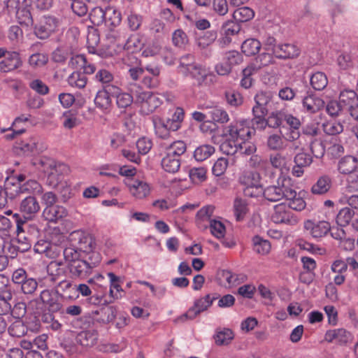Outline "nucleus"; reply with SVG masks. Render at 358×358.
I'll return each mask as SVG.
<instances>
[{
    "label": "nucleus",
    "instance_id": "nucleus-7",
    "mask_svg": "<svg viewBox=\"0 0 358 358\" xmlns=\"http://www.w3.org/2000/svg\"><path fill=\"white\" fill-rule=\"evenodd\" d=\"M340 102L346 107L350 115L358 120V95L354 90H345L340 94Z\"/></svg>",
    "mask_w": 358,
    "mask_h": 358
},
{
    "label": "nucleus",
    "instance_id": "nucleus-62",
    "mask_svg": "<svg viewBox=\"0 0 358 358\" xmlns=\"http://www.w3.org/2000/svg\"><path fill=\"white\" fill-rule=\"evenodd\" d=\"M271 61L272 55L269 53L264 52L255 57L252 64L255 65V68L259 70L264 66H268L271 63Z\"/></svg>",
    "mask_w": 358,
    "mask_h": 358
},
{
    "label": "nucleus",
    "instance_id": "nucleus-51",
    "mask_svg": "<svg viewBox=\"0 0 358 358\" xmlns=\"http://www.w3.org/2000/svg\"><path fill=\"white\" fill-rule=\"evenodd\" d=\"M17 237L12 241V248H14L15 250H17L19 251V252H24L28 251L31 248V243L29 241L28 238L26 237H24L23 239H22L20 237V234L22 232H20L19 234L16 231Z\"/></svg>",
    "mask_w": 358,
    "mask_h": 358
},
{
    "label": "nucleus",
    "instance_id": "nucleus-50",
    "mask_svg": "<svg viewBox=\"0 0 358 358\" xmlns=\"http://www.w3.org/2000/svg\"><path fill=\"white\" fill-rule=\"evenodd\" d=\"M96 107L101 109H107L111 104V98L102 89L99 90L94 99Z\"/></svg>",
    "mask_w": 358,
    "mask_h": 358
},
{
    "label": "nucleus",
    "instance_id": "nucleus-57",
    "mask_svg": "<svg viewBox=\"0 0 358 358\" xmlns=\"http://www.w3.org/2000/svg\"><path fill=\"white\" fill-rule=\"evenodd\" d=\"M225 98L227 103L232 106H238L243 103V97L241 94L235 90L226 91Z\"/></svg>",
    "mask_w": 358,
    "mask_h": 358
},
{
    "label": "nucleus",
    "instance_id": "nucleus-1",
    "mask_svg": "<svg viewBox=\"0 0 358 358\" xmlns=\"http://www.w3.org/2000/svg\"><path fill=\"white\" fill-rule=\"evenodd\" d=\"M64 259L67 262V268L73 278L84 279L92 273L87 263L78 253V249L68 247L63 250Z\"/></svg>",
    "mask_w": 358,
    "mask_h": 358
},
{
    "label": "nucleus",
    "instance_id": "nucleus-6",
    "mask_svg": "<svg viewBox=\"0 0 358 358\" xmlns=\"http://www.w3.org/2000/svg\"><path fill=\"white\" fill-rule=\"evenodd\" d=\"M69 171V169L66 164L58 162L52 168V170L48 173L47 185L53 188L63 186V184H64V176L68 173Z\"/></svg>",
    "mask_w": 358,
    "mask_h": 358
},
{
    "label": "nucleus",
    "instance_id": "nucleus-43",
    "mask_svg": "<svg viewBox=\"0 0 358 358\" xmlns=\"http://www.w3.org/2000/svg\"><path fill=\"white\" fill-rule=\"evenodd\" d=\"M280 134H271L270 135L266 141V145L268 149L271 150L278 151L284 149V141L282 140V135L281 131Z\"/></svg>",
    "mask_w": 358,
    "mask_h": 358
},
{
    "label": "nucleus",
    "instance_id": "nucleus-31",
    "mask_svg": "<svg viewBox=\"0 0 358 358\" xmlns=\"http://www.w3.org/2000/svg\"><path fill=\"white\" fill-rule=\"evenodd\" d=\"M217 37V31L209 30L204 32L202 36L198 37L196 40V43L201 50H205L214 43Z\"/></svg>",
    "mask_w": 358,
    "mask_h": 358
},
{
    "label": "nucleus",
    "instance_id": "nucleus-25",
    "mask_svg": "<svg viewBox=\"0 0 358 358\" xmlns=\"http://www.w3.org/2000/svg\"><path fill=\"white\" fill-rule=\"evenodd\" d=\"M286 206L282 203L275 206L274 213L271 216V220L273 222L280 223H289L291 221V213L286 210Z\"/></svg>",
    "mask_w": 358,
    "mask_h": 358
},
{
    "label": "nucleus",
    "instance_id": "nucleus-21",
    "mask_svg": "<svg viewBox=\"0 0 358 358\" xmlns=\"http://www.w3.org/2000/svg\"><path fill=\"white\" fill-rule=\"evenodd\" d=\"M358 159L352 155H346L341 158L338 162V169L342 174L351 173L357 171Z\"/></svg>",
    "mask_w": 358,
    "mask_h": 358
},
{
    "label": "nucleus",
    "instance_id": "nucleus-12",
    "mask_svg": "<svg viewBox=\"0 0 358 358\" xmlns=\"http://www.w3.org/2000/svg\"><path fill=\"white\" fill-rule=\"evenodd\" d=\"M304 228L309 231L313 238H318L326 236L331 230L330 224L326 221L314 222L307 220L304 223Z\"/></svg>",
    "mask_w": 358,
    "mask_h": 358
},
{
    "label": "nucleus",
    "instance_id": "nucleus-58",
    "mask_svg": "<svg viewBox=\"0 0 358 358\" xmlns=\"http://www.w3.org/2000/svg\"><path fill=\"white\" fill-rule=\"evenodd\" d=\"M88 282L92 285V289L97 290L98 292L102 293L103 290H105V293L106 292V286L104 284L107 282L102 275H96L93 278H90Z\"/></svg>",
    "mask_w": 358,
    "mask_h": 358
},
{
    "label": "nucleus",
    "instance_id": "nucleus-28",
    "mask_svg": "<svg viewBox=\"0 0 358 358\" xmlns=\"http://www.w3.org/2000/svg\"><path fill=\"white\" fill-rule=\"evenodd\" d=\"M56 283H57V289L55 291H58V294L62 292L64 297L70 299H76V285H73L65 278H62Z\"/></svg>",
    "mask_w": 358,
    "mask_h": 358
},
{
    "label": "nucleus",
    "instance_id": "nucleus-64",
    "mask_svg": "<svg viewBox=\"0 0 358 358\" xmlns=\"http://www.w3.org/2000/svg\"><path fill=\"white\" fill-rule=\"evenodd\" d=\"M228 166V159L224 157L219 158L214 164L212 171L216 176L222 175Z\"/></svg>",
    "mask_w": 358,
    "mask_h": 358
},
{
    "label": "nucleus",
    "instance_id": "nucleus-52",
    "mask_svg": "<svg viewBox=\"0 0 358 358\" xmlns=\"http://www.w3.org/2000/svg\"><path fill=\"white\" fill-rule=\"evenodd\" d=\"M172 41L174 45L182 48L189 43V38L183 30L179 29L173 33Z\"/></svg>",
    "mask_w": 358,
    "mask_h": 358
},
{
    "label": "nucleus",
    "instance_id": "nucleus-56",
    "mask_svg": "<svg viewBox=\"0 0 358 358\" xmlns=\"http://www.w3.org/2000/svg\"><path fill=\"white\" fill-rule=\"evenodd\" d=\"M220 150L227 155H233L238 151V143L229 138H227L220 146Z\"/></svg>",
    "mask_w": 358,
    "mask_h": 358
},
{
    "label": "nucleus",
    "instance_id": "nucleus-15",
    "mask_svg": "<svg viewBox=\"0 0 358 358\" xmlns=\"http://www.w3.org/2000/svg\"><path fill=\"white\" fill-rule=\"evenodd\" d=\"M211 305L212 300H210V294H207L204 297L196 300L194 306L182 315L180 319H193L201 312L206 310Z\"/></svg>",
    "mask_w": 358,
    "mask_h": 358
},
{
    "label": "nucleus",
    "instance_id": "nucleus-14",
    "mask_svg": "<svg viewBox=\"0 0 358 358\" xmlns=\"http://www.w3.org/2000/svg\"><path fill=\"white\" fill-rule=\"evenodd\" d=\"M255 106L252 108L254 117L266 116L268 112L267 105L271 101V96L266 92H260L255 97Z\"/></svg>",
    "mask_w": 358,
    "mask_h": 358
},
{
    "label": "nucleus",
    "instance_id": "nucleus-2",
    "mask_svg": "<svg viewBox=\"0 0 358 358\" xmlns=\"http://www.w3.org/2000/svg\"><path fill=\"white\" fill-rule=\"evenodd\" d=\"M41 209L40 204L35 196H27L20 203L19 210L20 214L14 213L13 218L16 223V231H24V226L28 220H32Z\"/></svg>",
    "mask_w": 358,
    "mask_h": 358
},
{
    "label": "nucleus",
    "instance_id": "nucleus-53",
    "mask_svg": "<svg viewBox=\"0 0 358 358\" xmlns=\"http://www.w3.org/2000/svg\"><path fill=\"white\" fill-rule=\"evenodd\" d=\"M8 332L13 337H21L26 334L27 327L21 320H17L9 327Z\"/></svg>",
    "mask_w": 358,
    "mask_h": 358
},
{
    "label": "nucleus",
    "instance_id": "nucleus-44",
    "mask_svg": "<svg viewBox=\"0 0 358 358\" xmlns=\"http://www.w3.org/2000/svg\"><path fill=\"white\" fill-rule=\"evenodd\" d=\"M12 182L7 179L5 183V188L0 187V208H3L7 203V197L13 199L16 197V193L12 191Z\"/></svg>",
    "mask_w": 358,
    "mask_h": 358
},
{
    "label": "nucleus",
    "instance_id": "nucleus-3",
    "mask_svg": "<svg viewBox=\"0 0 358 358\" xmlns=\"http://www.w3.org/2000/svg\"><path fill=\"white\" fill-rule=\"evenodd\" d=\"M59 21L52 15H43L35 20L32 24L34 34L41 40L48 38L56 31Z\"/></svg>",
    "mask_w": 358,
    "mask_h": 358
},
{
    "label": "nucleus",
    "instance_id": "nucleus-18",
    "mask_svg": "<svg viewBox=\"0 0 358 358\" xmlns=\"http://www.w3.org/2000/svg\"><path fill=\"white\" fill-rule=\"evenodd\" d=\"M107 304L103 305L102 307L94 313L98 316L96 320L99 323L108 324L113 322L117 315L115 307Z\"/></svg>",
    "mask_w": 358,
    "mask_h": 358
},
{
    "label": "nucleus",
    "instance_id": "nucleus-49",
    "mask_svg": "<svg viewBox=\"0 0 358 358\" xmlns=\"http://www.w3.org/2000/svg\"><path fill=\"white\" fill-rule=\"evenodd\" d=\"M122 17L120 11L112 8L106 9V18L105 23H108L109 26L117 27L121 22Z\"/></svg>",
    "mask_w": 358,
    "mask_h": 358
},
{
    "label": "nucleus",
    "instance_id": "nucleus-4",
    "mask_svg": "<svg viewBox=\"0 0 358 358\" xmlns=\"http://www.w3.org/2000/svg\"><path fill=\"white\" fill-rule=\"evenodd\" d=\"M285 113L282 112H273L267 119L265 116L253 117L252 124L253 129L264 130L266 127L276 129L280 127L284 120Z\"/></svg>",
    "mask_w": 358,
    "mask_h": 358
},
{
    "label": "nucleus",
    "instance_id": "nucleus-13",
    "mask_svg": "<svg viewBox=\"0 0 358 358\" xmlns=\"http://www.w3.org/2000/svg\"><path fill=\"white\" fill-rule=\"evenodd\" d=\"M12 186L15 187L14 192L16 196L20 194H30L31 196L39 195L43 192L41 185L34 180H29L24 184L12 183Z\"/></svg>",
    "mask_w": 358,
    "mask_h": 358
},
{
    "label": "nucleus",
    "instance_id": "nucleus-27",
    "mask_svg": "<svg viewBox=\"0 0 358 358\" xmlns=\"http://www.w3.org/2000/svg\"><path fill=\"white\" fill-rule=\"evenodd\" d=\"M208 119L206 120L207 122H215L223 124L229 121V116L227 112L217 106H213L208 108Z\"/></svg>",
    "mask_w": 358,
    "mask_h": 358
},
{
    "label": "nucleus",
    "instance_id": "nucleus-10",
    "mask_svg": "<svg viewBox=\"0 0 358 358\" xmlns=\"http://www.w3.org/2000/svg\"><path fill=\"white\" fill-rule=\"evenodd\" d=\"M38 300L45 306L49 312H59L62 308V304L58 296V291L52 292L49 289L43 290Z\"/></svg>",
    "mask_w": 358,
    "mask_h": 358
},
{
    "label": "nucleus",
    "instance_id": "nucleus-45",
    "mask_svg": "<svg viewBox=\"0 0 358 358\" xmlns=\"http://www.w3.org/2000/svg\"><path fill=\"white\" fill-rule=\"evenodd\" d=\"M161 104L159 98L153 93L151 94L150 97L146 100L145 103L141 106V110L145 114H150L155 110Z\"/></svg>",
    "mask_w": 358,
    "mask_h": 358
},
{
    "label": "nucleus",
    "instance_id": "nucleus-61",
    "mask_svg": "<svg viewBox=\"0 0 358 358\" xmlns=\"http://www.w3.org/2000/svg\"><path fill=\"white\" fill-rule=\"evenodd\" d=\"M20 285L24 294H33L38 287V282L32 278H27Z\"/></svg>",
    "mask_w": 358,
    "mask_h": 358
},
{
    "label": "nucleus",
    "instance_id": "nucleus-59",
    "mask_svg": "<svg viewBox=\"0 0 358 358\" xmlns=\"http://www.w3.org/2000/svg\"><path fill=\"white\" fill-rule=\"evenodd\" d=\"M225 129V136H229V138L234 141V142H236V143H240V123H231Z\"/></svg>",
    "mask_w": 358,
    "mask_h": 358
},
{
    "label": "nucleus",
    "instance_id": "nucleus-63",
    "mask_svg": "<svg viewBox=\"0 0 358 358\" xmlns=\"http://www.w3.org/2000/svg\"><path fill=\"white\" fill-rule=\"evenodd\" d=\"M27 313V305L24 302L20 301L15 303L13 307H11L10 313L12 316L20 320Z\"/></svg>",
    "mask_w": 358,
    "mask_h": 358
},
{
    "label": "nucleus",
    "instance_id": "nucleus-30",
    "mask_svg": "<svg viewBox=\"0 0 358 358\" xmlns=\"http://www.w3.org/2000/svg\"><path fill=\"white\" fill-rule=\"evenodd\" d=\"M130 192L137 199H143L150 193L149 185L140 180H134L129 185Z\"/></svg>",
    "mask_w": 358,
    "mask_h": 358
},
{
    "label": "nucleus",
    "instance_id": "nucleus-47",
    "mask_svg": "<svg viewBox=\"0 0 358 358\" xmlns=\"http://www.w3.org/2000/svg\"><path fill=\"white\" fill-rule=\"evenodd\" d=\"M355 215L354 210L350 208H344L341 209L337 215L336 222L341 227L349 224L352 216Z\"/></svg>",
    "mask_w": 358,
    "mask_h": 358
},
{
    "label": "nucleus",
    "instance_id": "nucleus-36",
    "mask_svg": "<svg viewBox=\"0 0 358 358\" xmlns=\"http://www.w3.org/2000/svg\"><path fill=\"white\" fill-rule=\"evenodd\" d=\"M255 16V12L249 7H241L234 10L233 19L238 23L248 22L252 20Z\"/></svg>",
    "mask_w": 358,
    "mask_h": 358
},
{
    "label": "nucleus",
    "instance_id": "nucleus-41",
    "mask_svg": "<svg viewBox=\"0 0 358 358\" xmlns=\"http://www.w3.org/2000/svg\"><path fill=\"white\" fill-rule=\"evenodd\" d=\"M215 148L210 145H202L196 148L194 157L196 161L203 162L215 152Z\"/></svg>",
    "mask_w": 358,
    "mask_h": 358
},
{
    "label": "nucleus",
    "instance_id": "nucleus-60",
    "mask_svg": "<svg viewBox=\"0 0 358 358\" xmlns=\"http://www.w3.org/2000/svg\"><path fill=\"white\" fill-rule=\"evenodd\" d=\"M310 149L313 156L316 158H322L325 153L324 145L320 140L315 139L312 141Z\"/></svg>",
    "mask_w": 358,
    "mask_h": 358
},
{
    "label": "nucleus",
    "instance_id": "nucleus-17",
    "mask_svg": "<svg viewBox=\"0 0 358 358\" xmlns=\"http://www.w3.org/2000/svg\"><path fill=\"white\" fill-rule=\"evenodd\" d=\"M13 150L19 156H29L38 153L36 143L34 139H29L27 142L24 141L16 142Z\"/></svg>",
    "mask_w": 358,
    "mask_h": 358
},
{
    "label": "nucleus",
    "instance_id": "nucleus-35",
    "mask_svg": "<svg viewBox=\"0 0 358 358\" xmlns=\"http://www.w3.org/2000/svg\"><path fill=\"white\" fill-rule=\"evenodd\" d=\"M261 46V43L257 39L248 38L242 43L241 50L246 56H252L259 52Z\"/></svg>",
    "mask_w": 358,
    "mask_h": 358
},
{
    "label": "nucleus",
    "instance_id": "nucleus-26",
    "mask_svg": "<svg viewBox=\"0 0 358 358\" xmlns=\"http://www.w3.org/2000/svg\"><path fill=\"white\" fill-rule=\"evenodd\" d=\"M302 103L308 113H315L323 108L325 103L319 97L307 96L303 98Z\"/></svg>",
    "mask_w": 358,
    "mask_h": 358
},
{
    "label": "nucleus",
    "instance_id": "nucleus-38",
    "mask_svg": "<svg viewBox=\"0 0 358 358\" xmlns=\"http://www.w3.org/2000/svg\"><path fill=\"white\" fill-rule=\"evenodd\" d=\"M234 210L236 221H242L248 210L246 201L236 197L234 202Z\"/></svg>",
    "mask_w": 358,
    "mask_h": 358
},
{
    "label": "nucleus",
    "instance_id": "nucleus-5",
    "mask_svg": "<svg viewBox=\"0 0 358 358\" xmlns=\"http://www.w3.org/2000/svg\"><path fill=\"white\" fill-rule=\"evenodd\" d=\"M295 195V190L285 187L271 185L264 189L263 196L269 201L277 202L282 199H291Z\"/></svg>",
    "mask_w": 358,
    "mask_h": 358
},
{
    "label": "nucleus",
    "instance_id": "nucleus-40",
    "mask_svg": "<svg viewBox=\"0 0 358 358\" xmlns=\"http://www.w3.org/2000/svg\"><path fill=\"white\" fill-rule=\"evenodd\" d=\"M90 22L94 26H100L105 23L106 18V10H103L101 7H94L92 8L89 14Z\"/></svg>",
    "mask_w": 358,
    "mask_h": 358
},
{
    "label": "nucleus",
    "instance_id": "nucleus-39",
    "mask_svg": "<svg viewBox=\"0 0 358 358\" xmlns=\"http://www.w3.org/2000/svg\"><path fill=\"white\" fill-rule=\"evenodd\" d=\"M310 85L315 90H322L324 89L327 84L328 80L327 76L320 71L313 73L310 78Z\"/></svg>",
    "mask_w": 358,
    "mask_h": 358
},
{
    "label": "nucleus",
    "instance_id": "nucleus-33",
    "mask_svg": "<svg viewBox=\"0 0 358 358\" xmlns=\"http://www.w3.org/2000/svg\"><path fill=\"white\" fill-rule=\"evenodd\" d=\"M260 180L261 177L259 173L250 171L241 176L239 182L244 187H252L262 185Z\"/></svg>",
    "mask_w": 358,
    "mask_h": 358
},
{
    "label": "nucleus",
    "instance_id": "nucleus-16",
    "mask_svg": "<svg viewBox=\"0 0 358 358\" xmlns=\"http://www.w3.org/2000/svg\"><path fill=\"white\" fill-rule=\"evenodd\" d=\"M67 210L61 206H46L43 212V217L50 222H57L67 216Z\"/></svg>",
    "mask_w": 358,
    "mask_h": 358
},
{
    "label": "nucleus",
    "instance_id": "nucleus-34",
    "mask_svg": "<svg viewBox=\"0 0 358 358\" xmlns=\"http://www.w3.org/2000/svg\"><path fill=\"white\" fill-rule=\"evenodd\" d=\"M163 169L169 173H176L180 166V159L166 153L162 160Z\"/></svg>",
    "mask_w": 358,
    "mask_h": 358
},
{
    "label": "nucleus",
    "instance_id": "nucleus-48",
    "mask_svg": "<svg viewBox=\"0 0 358 358\" xmlns=\"http://www.w3.org/2000/svg\"><path fill=\"white\" fill-rule=\"evenodd\" d=\"M187 146L185 142L182 141H178L171 143L167 148L166 150L168 154L180 158V157L185 152Z\"/></svg>",
    "mask_w": 358,
    "mask_h": 358
},
{
    "label": "nucleus",
    "instance_id": "nucleus-9",
    "mask_svg": "<svg viewBox=\"0 0 358 358\" xmlns=\"http://www.w3.org/2000/svg\"><path fill=\"white\" fill-rule=\"evenodd\" d=\"M85 243L90 241L87 247H85V249L80 248L78 249V253L83 257V259L86 261L89 268L92 271V269L95 268L101 262V257L99 252L92 251L94 242L91 237H84Z\"/></svg>",
    "mask_w": 358,
    "mask_h": 358
},
{
    "label": "nucleus",
    "instance_id": "nucleus-20",
    "mask_svg": "<svg viewBox=\"0 0 358 358\" xmlns=\"http://www.w3.org/2000/svg\"><path fill=\"white\" fill-rule=\"evenodd\" d=\"M192 78H194L197 85L201 86L207 85V80L208 77H212V74L205 68H203L201 65L194 64L193 66H190L188 69V71Z\"/></svg>",
    "mask_w": 358,
    "mask_h": 358
},
{
    "label": "nucleus",
    "instance_id": "nucleus-42",
    "mask_svg": "<svg viewBox=\"0 0 358 358\" xmlns=\"http://www.w3.org/2000/svg\"><path fill=\"white\" fill-rule=\"evenodd\" d=\"M252 243L253 250L258 254L266 255L271 250L270 242L267 240H264L259 236H255L252 238Z\"/></svg>",
    "mask_w": 358,
    "mask_h": 358
},
{
    "label": "nucleus",
    "instance_id": "nucleus-54",
    "mask_svg": "<svg viewBox=\"0 0 358 358\" xmlns=\"http://www.w3.org/2000/svg\"><path fill=\"white\" fill-rule=\"evenodd\" d=\"M59 345L70 356L76 357L79 353L78 345L71 339L64 338Z\"/></svg>",
    "mask_w": 358,
    "mask_h": 358
},
{
    "label": "nucleus",
    "instance_id": "nucleus-19",
    "mask_svg": "<svg viewBox=\"0 0 358 358\" xmlns=\"http://www.w3.org/2000/svg\"><path fill=\"white\" fill-rule=\"evenodd\" d=\"M72 66L77 69H83L84 75L92 74L94 73L96 67L94 64L89 63L84 55H77L72 57L70 61Z\"/></svg>",
    "mask_w": 358,
    "mask_h": 358
},
{
    "label": "nucleus",
    "instance_id": "nucleus-8",
    "mask_svg": "<svg viewBox=\"0 0 358 358\" xmlns=\"http://www.w3.org/2000/svg\"><path fill=\"white\" fill-rule=\"evenodd\" d=\"M273 54L275 57L281 59H292L297 58L300 49L292 43H279L272 48Z\"/></svg>",
    "mask_w": 358,
    "mask_h": 358
},
{
    "label": "nucleus",
    "instance_id": "nucleus-24",
    "mask_svg": "<svg viewBox=\"0 0 358 358\" xmlns=\"http://www.w3.org/2000/svg\"><path fill=\"white\" fill-rule=\"evenodd\" d=\"M76 343L82 346L92 347L96 343L98 333L95 330L83 331L76 336Z\"/></svg>",
    "mask_w": 358,
    "mask_h": 358
},
{
    "label": "nucleus",
    "instance_id": "nucleus-37",
    "mask_svg": "<svg viewBox=\"0 0 358 358\" xmlns=\"http://www.w3.org/2000/svg\"><path fill=\"white\" fill-rule=\"evenodd\" d=\"M241 30V24L233 20L225 21L221 27V35L229 36L237 35Z\"/></svg>",
    "mask_w": 358,
    "mask_h": 358
},
{
    "label": "nucleus",
    "instance_id": "nucleus-32",
    "mask_svg": "<svg viewBox=\"0 0 358 358\" xmlns=\"http://www.w3.org/2000/svg\"><path fill=\"white\" fill-rule=\"evenodd\" d=\"M216 345H226L234 339L233 331L228 328L217 329L216 334L214 336Z\"/></svg>",
    "mask_w": 358,
    "mask_h": 358
},
{
    "label": "nucleus",
    "instance_id": "nucleus-29",
    "mask_svg": "<svg viewBox=\"0 0 358 358\" xmlns=\"http://www.w3.org/2000/svg\"><path fill=\"white\" fill-rule=\"evenodd\" d=\"M145 69L152 76H143V84L148 88L157 87L159 83L158 76L160 74V69L158 66L151 65L147 66Z\"/></svg>",
    "mask_w": 358,
    "mask_h": 358
},
{
    "label": "nucleus",
    "instance_id": "nucleus-23",
    "mask_svg": "<svg viewBox=\"0 0 358 358\" xmlns=\"http://www.w3.org/2000/svg\"><path fill=\"white\" fill-rule=\"evenodd\" d=\"M331 179L329 176H320L317 182L312 186L311 192L313 194L323 195L329 192L331 187Z\"/></svg>",
    "mask_w": 358,
    "mask_h": 358
},
{
    "label": "nucleus",
    "instance_id": "nucleus-22",
    "mask_svg": "<svg viewBox=\"0 0 358 358\" xmlns=\"http://www.w3.org/2000/svg\"><path fill=\"white\" fill-rule=\"evenodd\" d=\"M62 265V262L57 261H52L48 265L47 271L50 282L56 283L62 278H65V271L63 268H61Z\"/></svg>",
    "mask_w": 358,
    "mask_h": 358
},
{
    "label": "nucleus",
    "instance_id": "nucleus-55",
    "mask_svg": "<svg viewBox=\"0 0 358 358\" xmlns=\"http://www.w3.org/2000/svg\"><path fill=\"white\" fill-rule=\"evenodd\" d=\"M210 229L211 234L217 238H221L224 236L225 226L220 221L215 220H210Z\"/></svg>",
    "mask_w": 358,
    "mask_h": 358
},
{
    "label": "nucleus",
    "instance_id": "nucleus-46",
    "mask_svg": "<svg viewBox=\"0 0 358 358\" xmlns=\"http://www.w3.org/2000/svg\"><path fill=\"white\" fill-rule=\"evenodd\" d=\"M67 81L71 86L83 88L87 84V77L80 71H75L70 75Z\"/></svg>",
    "mask_w": 358,
    "mask_h": 358
},
{
    "label": "nucleus",
    "instance_id": "nucleus-11",
    "mask_svg": "<svg viewBox=\"0 0 358 358\" xmlns=\"http://www.w3.org/2000/svg\"><path fill=\"white\" fill-rule=\"evenodd\" d=\"M22 64V62L18 52L7 51L0 62V71L4 73L12 71L20 67Z\"/></svg>",
    "mask_w": 358,
    "mask_h": 358
}]
</instances>
